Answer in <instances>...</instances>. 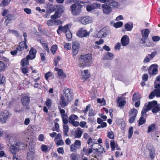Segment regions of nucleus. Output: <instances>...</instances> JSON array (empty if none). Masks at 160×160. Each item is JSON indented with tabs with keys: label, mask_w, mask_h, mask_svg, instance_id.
<instances>
[{
	"label": "nucleus",
	"mask_w": 160,
	"mask_h": 160,
	"mask_svg": "<svg viewBox=\"0 0 160 160\" xmlns=\"http://www.w3.org/2000/svg\"><path fill=\"white\" fill-rule=\"evenodd\" d=\"M92 58V55L89 54L81 55L79 58V66L81 68L86 66Z\"/></svg>",
	"instance_id": "nucleus-1"
},
{
	"label": "nucleus",
	"mask_w": 160,
	"mask_h": 160,
	"mask_svg": "<svg viewBox=\"0 0 160 160\" xmlns=\"http://www.w3.org/2000/svg\"><path fill=\"white\" fill-rule=\"evenodd\" d=\"M63 96L67 99L68 101H71L72 98L73 94L71 89L64 88L63 91Z\"/></svg>",
	"instance_id": "nucleus-2"
},
{
	"label": "nucleus",
	"mask_w": 160,
	"mask_h": 160,
	"mask_svg": "<svg viewBox=\"0 0 160 160\" xmlns=\"http://www.w3.org/2000/svg\"><path fill=\"white\" fill-rule=\"evenodd\" d=\"M9 142L10 144H12L9 147V150L12 154L13 155L16 154V153L19 151L17 146L15 145V143L12 141V138L10 137Z\"/></svg>",
	"instance_id": "nucleus-3"
},
{
	"label": "nucleus",
	"mask_w": 160,
	"mask_h": 160,
	"mask_svg": "<svg viewBox=\"0 0 160 160\" xmlns=\"http://www.w3.org/2000/svg\"><path fill=\"white\" fill-rule=\"evenodd\" d=\"M71 101H68L67 99L64 97V96L61 95L60 97L59 102L58 103V106L61 108H63L67 106L68 104V102Z\"/></svg>",
	"instance_id": "nucleus-4"
},
{
	"label": "nucleus",
	"mask_w": 160,
	"mask_h": 160,
	"mask_svg": "<svg viewBox=\"0 0 160 160\" xmlns=\"http://www.w3.org/2000/svg\"><path fill=\"white\" fill-rule=\"evenodd\" d=\"M27 48L28 46L26 45V39L25 38V41L21 42L17 48V49L19 50L18 55H20L22 54V51L24 48L27 49Z\"/></svg>",
	"instance_id": "nucleus-5"
},
{
	"label": "nucleus",
	"mask_w": 160,
	"mask_h": 160,
	"mask_svg": "<svg viewBox=\"0 0 160 160\" xmlns=\"http://www.w3.org/2000/svg\"><path fill=\"white\" fill-rule=\"evenodd\" d=\"M79 20L82 24H86L92 22V18L89 16H86L80 18Z\"/></svg>",
	"instance_id": "nucleus-6"
},
{
	"label": "nucleus",
	"mask_w": 160,
	"mask_h": 160,
	"mask_svg": "<svg viewBox=\"0 0 160 160\" xmlns=\"http://www.w3.org/2000/svg\"><path fill=\"white\" fill-rule=\"evenodd\" d=\"M76 35L79 38H83L89 36V32H88L86 30L81 29L78 32Z\"/></svg>",
	"instance_id": "nucleus-7"
},
{
	"label": "nucleus",
	"mask_w": 160,
	"mask_h": 160,
	"mask_svg": "<svg viewBox=\"0 0 160 160\" xmlns=\"http://www.w3.org/2000/svg\"><path fill=\"white\" fill-rule=\"evenodd\" d=\"M37 50L33 47L31 48L29 52V55L27 56V58L28 59L32 60L35 58Z\"/></svg>",
	"instance_id": "nucleus-8"
},
{
	"label": "nucleus",
	"mask_w": 160,
	"mask_h": 160,
	"mask_svg": "<svg viewBox=\"0 0 160 160\" xmlns=\"http://www.w3.org/2000/svg\"><path fill=\"white\" fill-rule=\"evenodd\" d=\"M80 44L77 42H74L72 46V54L75 56L78 53L79 49Z\"/></svg>",
	"instance_id": "nucleus-9"
},
{
	"label": "nucleus",
	"mask_w": 160,
	"mask_h": 160,
	"mask_svg": "<svg viewBox=\"0 0 160 160\" xmlns=\"http://www.w3.org/2000/svg\"><path fill=\"white\" fill-rule=\"evenodd\" d=\"M156 64L151 65L148 70V73L150 75H156L158 72V68L155 67Z\"/></svg>",
	"instance_id": "nucleus-10"
},
{
	"label": "nucleus",
	"mask_w": 160,
	"mask_h": 160,
	"mask_svg": "<svg viewBox=\"0 0 160 160\" xmlns=\"http://www.w3.org/2000/svg\"><path fill=\"white\" fill-rule=\"evenodd\" d=\"M107 31L105 29H102L97 34V37L99 38L105 37L107 35Z\"/></svg>",
	"instance_id": "nucleus-11"
},
{
	"label": "nucleus",
	"mask_w": 160,
	"mask_h": 160,
	"mask_svg": "<svg viewBox=\"0 0 160 160\" xmlns=\"http://www.w3.org/2000/svg\"><path fill=\"white\" fill-rule=\"evenodd\" d=\"M121 41L122 46H126L129 43V39L128 37L127 36L124 35L121 38Z\"/></svg>",
	"instance_id": "nucleus-12"
},
{
	"label": "nucleus",
	"mask_w": 160,
	"mask_h": 160,
	"mask_svg": "<svg viewBox=\"0 0 160 160\" xmlns=\"http://www.w3.org/2000/svg\"><path fill=\"white\" fill-rule=\"evenodd\" d=\"M103 12L106 14H109L111 11V7L108 5L104 4L102 6Z\"/></svg>",
	"instance_id": "nucleus-13"
},
{
	"label": "nucleus",
	"mask_w": 160,
	"mask_h": 160,
	"mask_svg": "<svg viewBox=\"0 0 160 160\" xmlns=\"http://www.w3.org/2000/svg\"><path fill=\"white\" fill-rule=\"evenodd\" d=\"M30 99L29 97L27 96H24L22 97L21 99L22 104L23 106H27L29 104Z\"/></svg>",
	"instance_id": "nucleus-14"
},
{
	"label": "nucleus",
	"mask_w": 160,
	"mask_h": 160,
	"mask_svg": "<svg viewBox=\"0 0 160 160\" xmlns=\"http://www.w3.org/2000/svg\"><path fill=\"white\" fill-rule=\"evenodd\" d=\"M83 132L80 128H78L75 131L74 137L76 138H80L82 133Z\"/></svg>",
	"instance_id": "nucleus-15"
},
{
	"label": "nucleus",
	"mask_w": 160,
	"mask_h": 160,
	"mask_svg": "<svg viewBox=\"0 0 160 160\" xmlns=\"http://www.w3.org/2000/svg\"><path fill=\"white\" fill-rule=\"evenodd\" d=\"M114 54L109 52H107L104 56L103 60H107L111 59L114 58Z\"/></svg>",
	"instance_id": "nucleus-16"
},
{
	"label": "nucleus",
	"mask_w": 160,
	"mask_h": 160,
	"mask_svg": "<svg viewBox=\"0 0 160 160\" xmlns=\"http://www.w3.org/2000/svg\"><path fill=\"white\" fill-rule=\"evenodd\" d=\"M150 33V31L148 29H145L141 30V34L142 37L148 38Z\"/></svg>",
	"instance_id": "nucleus-17"
},
{
	"label": "nucleus",
	"mask_w": 160,
	"mask_h": 160,
	"mask_svg": "<svg viewBox=\"0 0 160 160\" xmlns=\"http://www.w3.org/2000/svg\"><path fill=\"white\" fill-rule=\"evenodd\" d=\"M15 145L17 146L19 150L24 149L26 146V144L21 142H16L15 143Z\"/></svg>",
	"instance_id": "nucleus-18"
},
{
	"label": "nucleus",
	"mask_w": 160,
	"mask_h": 160,
	"mask_svg": "<svg viewBox=\"0 0 160 160\" xmlns=\"http://www.w3.org/2000/svg\"><path fill=\"white\" fill-rule=\"evenodd\" d=\"M138 113V111L135 108L132 109L129 112V117L136 118Z\"/></svg>",
	"instance_id": "nucleus-19"
},
{
	"label": "nucleus",
	"mask_w": 160,
	"mask_h": 160,
	"mask_svg": "<svg viewBox=\"0 0 160 160\" xmlns=\"http://www.w3.org/2000/svg\"><path fill=\"white\" fill-rule=\"evenodd\" d=\"M6 18L7 19L4 22L7 25L9 23L8 21H10L15 19V15L14 14H8L7 15Z\"/></svg>",
	"instance_id": "nucleus-20"
},
{
	"label": "nucleus",
	"mask_w": 160,
	"mask_h": 160,
	"mask_svg": "<svg viewBox=\"0 0 160 160\" xmlns=\"http://www.w3.org/2000/svg\"><path fill=\"white\" fill-rule=\"evenodd\" d=\"M39 42L42 45L43 48L48 52H49V48L46 42L43 39H41L39 40Z\"/></svg>",
	"instance_id": "nucleus-21"
},
{
	"label": "nucleus",
	"mask_w": 160,
	"mask_h": 160,
	"mask_svg": "<svg viewBox=\"0 0 160 160\" xmlns=\"http://www.w3.org/2000/svg\"><path fill=\"white\" fill-rule=\"evenodd\" d=\"M55 70L58 72V74L59 76L64 78L66 77V74L64 73L62 69L55 68Z\"/></svg>",
	"instance_id": "nucleus-22"
},
{
	"label": "nucleus",
	"mask_w": 160,
	"mask_h": 160,
	"mask_svg": "<svg viewBox=\"0 0 160 160\" xmlns=\"http://www.w3.org/2000/svg\"><path fill=\"white\" fill-rule=\"evenodd\" d=\"M82 78L84 80H86L89 77V73L88 70H85L83 71V72H82Z\"/></svg>",
	"instance_id": "nucleus-23"
},
{
	"label": "nucleus",
	"mask_w": 160,
	"mask_h": 160,
	"mask_svg": "<svg viewBox=\"0 0 160 160\" xmlns=\"http://www.w3.org/2000/svg\"><path fill=\"white\" fill-rule=\"evenodd\" d=\"M34 152L33 150L31 151H30L28 153L27 156V160H34Z\"/></svg>",
	"instance_id": "nucleus-24"
},
{
	"label": "nucleus",
	"mask_w": 160,
	"mask_h": 160,
	"mask_svg": "<svg viewBox=\"0 0 160 160\" xmlns=\"http://www.w3.org/2000/svg\"><path fill=\"white\" fill-rule=\"evenodd\" d=\"M63 127L64 136H68V133L69 129L68 126L67 124H63Z\"/></svg>",
	"instance_id": "nucleus-25"
},
{
	"label": "nucleus",
	"mask_w": 160,
	"mask_h": 160,
	"mask_svg": "<svg viewBox=\"0 0 160 160\" xmlns=\"http://www.w3.org/2000/svg\"><path fill=\"white\" fill-rule=\"evenodd\" d=\"M150 110V108L147 105L146 106H144L142 111L141 115H144V116L147 117V115L146 113Z\"/></svg>",
	"instance_id": "nucleus-26"
},
{
	"label": "nucleus",
	"mask_w": 160,
	"mask_h": 160,
	"mask_svg": "<svg viewBox=\"0 0 160 160\" xmlns=\"http://www.w3.org/2000/svg\"><path fill=\"white\" fill-rule=\"evenodd\" d=\"M133 24L132 22L127 23L125 24L124 27L127 31H131L133 28Z\"/></svg>",
	"instance_id": "nucleus-27"
},
{
	"label": "nucleus",
	"mask_w": 160,
	"mask_h": 160,
	"mask_svg": "<svg viewBox=\"0 0 160 160\" xmlns=\"http://www.w3.org/2000/svg\"><path fill=\"white\" fill-rule=\"evenodd\" d=\"M141 98L138 92L135 93L133 95L132 98V100L133 101H138Z\"/></svg>",
	"instance_id": "nucleus-28"
},
{
	"label": "nucleus",
	"mask_w": 160,
	"mask_h": 160,
	"mask_svg": "<svg viewBox=\"0 0 160 160\" xmlns=\"http://www.w3.org/2000/svg\"><path fill=\"white\" fill-rule=\"evenodd\" d=\"M78 118V117L74 114H72L68 118V122L70 123L73 121H75Z\"/></svg>",
	"instance_id": "nucleus-29"
},
{
	"label": "nucleus",
	"mask_w": 160,
	"mask_h": 160,
	"mask_svg": "<svg viewBox=\"0 0 160 160\" xmlns=\"http://www.w3.org/2000/svg\"><path fill=\"white\" fill-rule=\"evenodd\" d=\"M59 29H60V31L61 32L66 33L69 30L68 25L67 24L63 27H62L61 26H59Z\"/></svg>",
	"instance_id": "nucleus-30"
},
{
	"label": "nucleus",
	"mask_w": 160,
	"mask_h": 160,
	"mask_svg": "<svg viewBox=\"0 0 160 160\" xmlns=\"http://www.w3.org/2000/svg\"><path fill=\"white\" fill-rule=\"evenodd\" d=\"M82 7V5H78V6L76 8V9L74 11V12L75 13H72L73 15H76L79 14L80 11V9Z\"/></svg>",
	"instance_id": "nucleus-31"
},
{
	"label": "nucleus",
	"mask_w": 160,
	"mask_h": 160,
	"mask_svg": "<svg viewBox=\"0 0 160 160\" xmlns=\"http://www.w3.org/2000/svg\"><path fill=\"white\" fill-rule=\"evenodd\" d=\"M157 104V101H153L152 102H149L147 105L150 108V109H151L152 108H153Z\"/></svg>",
	"instance_id": "nucleus-32"
},
{
	"label": "nucleus",
	"mask_w": 160,
	"mask_h": 160,
	"mask_svg": "<svg viewBox=\"0 0 160 160\" xmlns=\"http://www.w3.org/2000/svg\"><path fill=\"white\" fill-rule=\"evenodd\" d=\"M83 151L85 153V154L87 156H88L92 152V149L89 148L87 149L86 147H84L83 148Z\"/></svg>",
	"instance_id": "nucleus-33"
},
{
	"label": "nucleus",
	"mask_w": 160,
	"mask_h": 160,
	"mask_svg": "<svg viewBox=\"0 0 160 160\" xmlns=\"http://www.w3.org/2000/svg\"><path fill=\"white\" fill-rule=\"evenodd\" d=\"M149 156L150 158L152 159H153L155 157V149L154 148H152L149 149Z\"/></svg>",
	"instance_id": "nucleus-34"
},
{
	"label": "nucleus",
	"mask_w": 160,
	"mask_h": 160,
	"mask_svg": "<svg viewBox=\"0 0 160 160\" xmlns=\"http://www.w3.org/2000/svg\"><path fill=\"white\" fill-rule=\"evenodd\" d=\"M147 116H144V115H141L139 119V126L143 124L146 121V119L144 118Z\"/></svg>",
	"instance_id": "nucleus-35"
},
{
	"label": "nucleus",
	"mask_w": 160,
	"mask_h": 160,
	"mask_svg": "<svg viewBox=\"0 0 160 160\" xmlns=\"http://www.w3.org/2000/svg\"><path fill=\"white\" fill-rule=\"evenodd\" d=\"M11 0H2L0 3L1 7H5L10 2Z\"/></svg>",
	"instance_id": "nucleus-36"
},
{
	"label": "nucleus",
	"mask_w": 160,
	"mask_h": 160,
	"mask_svg": "<svg viewBox=\"0 0 160 160\" xmlns=\"http://www.w3.org/2000/svg\"><path fill=\"white\" fill-rule=\"evenodd\" d=\"M41 149L42 151L44 152H47L49 151L50 148H49L46 145H42L41 146Z\"/></svg>",
	"instance_id": "nucleus-37"
},
{
	"label": "nucleus",
	"mask_w": 160,
	"mask_h": 160,
	"mask_svg": "<svg viewBox=\"0 0 160 160\" xmlns=\"http://www.w3.org/2000/svg\"><path fill=\"white\" fill-rule=\"evenodd\" d=\"M9 112L7 110H5L1 113V115L2 118L7 119L9 117Z\"/></svg>",
	"instance_id": "nucleus-38"
},
{
	"label": "nucleus",
	"mask_w": 160,
	"mask_h": 160,
	"mask_svg": "<svg viewBox=\"0 0 160 160\" xmlns=\"http://www.w3.org/2000/svg\"><path fill=\"white\" fill-rule=\"evenodd\" d=\"M117 101L118 103L119 104V106L120 107L123 106L125 103V101L122 100L121 98H118Z\"/></svg>",
	"instance_id": "nucleus-39"
},
{
	"label": "nucleus",
	"mask_w": 160,
	"mask_h": 160,
	"mask_svg": "<svg viewBox=\"0 0 160 160\" xmlns=\"http://www.w3.org/2000/svg\"><path fill=\"white\" fill-rule=\"evenodd\" d=\"M97 1H98L97 0L95 2L90 3V4L92 5L93 7V8L94 9H95L99 8L100 7V4L98 3L97 2Z\"/></svg>",
	"instance_id": "nucleus-40"
},
{
	"label": "nucleus",
	"mask_w": 160,
	"mask_h": 160,
	"mask_svg": "<svg viewBox=\"0 0 160 160\" xmlns=\"http://www.w3.org/2000/svg\"><path fill=\"white\" fill-rule=\"evenodd\" d=\"M109 4L111 8H116L118 6V2L115 1L110 2Z\"/></svg>",
	"instance_id": "nucleus-41"
},
{
	"label": "nucleus",
	"mask_w": 160,
	"mask_h": 160,
	"mask_svg": "<svg viewBox=\"0 0 160 160\" xmlns=\"http://www.w3.org/2000/svg\"><path fill=\"white\" fill-rule=\"evenodd\" d=\"M29 59L26 58H24L22 59L21 62V65L22 67L24 66L25 65H27L29 64L28 60Z\"/></svg>",
	"instance_id": "nucleus-42"
},
{
	"label": "nucleus",
	"mask_w": 160,
	"mask_h": 160,
	"mask_svg": "<svg viewBox=\"0 0 160 160\" xmlns=\"http://www.w3.org/2000/svg\"><path fill=\"white\" fill-rule=\"evenodd\" d=\"M160 104H158L152 110V111L153 113H156L160 111Z\"/></svg>",
	"instance_id": "nucleus-43"
},
{
	"label": "nucleus",
	"mask_w": 160,
	"mask_h": 160,
	"mask_svg": "<svg viewBox=\"0 0 160 160\" xmlns=\"http://www.w3.org/2000/svg\"><path fill=\"white\" fill-rule=\"evenodd\" d=\"M64 7L61 5H57V11L62 14L63 12Z\"/></svg>",
	"instance_id": "nucleus-44"
},
{
	"label": "nucleus",
	"mask_w": 160,
	"mask_h": 160,
	"mask_svg": "<svg viewBox=\"0 0 160 160\" xmlns=\"http://www.w3.org/2000/svg\"><path fill=\"white\" fill-rule=\"evenodd\" d=\"M156 125L155 124H152L149 126L148 128L147 132L150 133L151 131L154 130L155 128Z\"/></svg>",
	"instance_id": "nucleus-45"
},
{
	"label": "nucleus",
	"mask_w": 160,
	"mask_h": 160,
	"mask_svg": "<svg viewBox=\"0 0 160 160\" xmlns=\"http://www.w3.org/2000/svg\"><path fill=\"white\" fill-rule=\"evenodd\" d=\"M61 14L56 11L53 15L51 16V18L52 19L58 18L61 16Z\"/></svg>",
	"instance_id": "nucleus-46"
},
{
	"label": "nucleus",
	"mask_w": 160,
	"mask_h": 160,
	"mask_svg": "<svg viewBox=\"0 0 160 160\" xmlns=\"http://www.w3.org/2000/svg\"><path fill=\"white\" fill-rule=\"evenodd\" d=\"M62 119L63 124H66L68 123V117L67 115H63L61 116Z\"/></svg>",
	"instance_id": "nucleus-47"
},
{
	"label": "nucleus",
	"mask_w": 160,
	"mask_h": 160,
	"mask_svg": "<svg viewBox=\"0 0 160 160\" xmlns=\"http://www.w3.org/2000/svg\"><path fill=\"white\" fill-rule=\"evenodd\" d=\"M108 137L110 139H113L114 138V135L113 132L110 130L108 132Z\"/></svg>",
	"instance_id": "nucleus-48"
},
{
	"label": "nucleus",
	"mask_w": 160,
	"mask_h": 160,
	"mask_svg": "<svg viewBox=\"0 0 160 160\" xmlns=\"http://www.w3.org/2000/svg\"><path fill=\"white\" fill-rule=\"evenodd\" d=\"M110 145L112 151L114 150L116 146V147L118 146V144L117 143L115 144V142L112 140L110 141Z\"/></svg>",
	"instance_id": "nucleus-49"
},
{
	"label": "nucleus",
	"mask_w": 160,
	"mask_h": 160,
	"mask_svg": "<svg viewBox=\"0 0 160 160\" xmlns=\"http://www.w3.org/2000/svg\"><path fill=\"white\" fill-rule=\"evenodd\" d=\"M47 7L48 8H51L50 9V11H54L57 9V5L53 6L52 4H49L48 5Z\"/></svg>",
	"instance_id": "nucleus-50"
},
{
	"label": "nucleus",
	"mask_w": 160,
	"mask_h": 160,
	"mask_svg": "<svg viewBox=\"0 0 160 160\" xmlns=\"http://www.w3.org/2000/svg\"><path fill=\"white\" fill-rule=\"evenodd\" d=\"M5 68V64L0 61V71H4Z\"/></svg>",
	"instance_id": "nucleus-51"
},
{
	"label": "nucleus",
	"mask_w": 160,
	"mask_h": 160,
	"mask_svg": "<svg viewBox=\"0 0 160 160\" xmlns=\"http://www.w3.org/2000/svg\"><path fill=\"white\" fill-rule=\"evenodd\" d=\"M133 132V128L131 127L129 128L128 130V138L129 139H130L132 138Z\"/></svg>",
	"instance_id": "nucleus-52"
},
{
	"label": "nucleus",
	"mask_w": 160,
	"mask_h": 160,
	"mask_svg": "<svg viewBox=\"0 0 160 160\" xmlns=\"http://www.w3.org/2000/svg\"><path fill=\"white\" fill-rule=\"evenodd\" d=\"M78 148L77 147L74 143L72 144L70 147V151L75 152L77 149Z\"/></svg>",
	"instance_id": "nucleus-53"
},
{
	"label": "nucleus",
	"mask_w": 160,
	"mask_h": 160,
	"mask_svg": "<svg viewBox=\"0 0 160 160\" xmlns=\"http://www.w3.org/2000/svg\"><path fill=\"white\" fill-rule=\"evenodd\" d=\"M64 47L67 50H70L71 48V44L70 43H65Z\"/></svg>",
	"instance_id": "nucleus-54"
},
{
	"label": "nucleus",
	"mask_w": 160,
	"mask_h": 160,
	"mask_svg": "<svg viewBox=\"0 0 160 160\" xmlns=\"http://www.w3.org/2000/svg\"><path fill=\"white\" fill-rule=\"evenodd\" d=\"M153 92L157 97H160V90L159 89H155Z\"/></svg>",
	"instance_id": "nucleus-55"
},
{
	"label": "nucleus",
	"mask_w": 160,
	"mask_h": 160,
	"mask_svg": "<svg viewBox=\"0 0 160 160\" xmlns=\"http://www.w3.org/2000/svg\"><path fill=\"white\" fill-rule=\"evenodd\" d=\"M123 25V23L122 22H117L114 24V27L116 28H118L121 27Z\"/></svg>",
	"instance_id": "nucleus-56"
},
{
	"label": "nucleus",
	"mask_w": 160,
	"mask_h": 160,
	"mask_svg": "<svg viewBox=\"0 0 160 160\" xmlns=\"http://www.w3.org/2000/svg\"><path fill=\"white\" fill-rule=\"evenodd\" d=\"M57 47L56 45H53L52 46L51 48V50L53 54H54L57 49Z\"/></svg>",
	"instance_id": "nucleus-57"
},
{
	"label": "nucleus",
	"mask_w": 160,
	"mask_h": 160,
	"mask_svg": "<svg viewBox=\"0 0 160 160\" xmlns=\"http://www.w3.org/2000/svg\"><path fill=\"white\" fill-rule=\"evenodd\" d=\"M24 108H15L14 109V111L16 112L20 113L24 111Z\"/></svg>",
	"instance_id": "nucleus-58"
},
{
	"label": "nucleus",
	"mask_w": 160,
	"mask_h": 160,
	"mask_svg": "<svg viewBox=\"0 0 160 160\" xmlns=\"http://www.w3.org/2000/svg\"><path fill=\"white\" fill-rule=\"evenodd\" d=\"M59 124L55 122V128H52V130L53 131H56L57 132H59L60 131L59 129Z\"/></svg>",
	"instance_id": "nucleus-59"
},
{
	"label": "nucleus",
	"mask_w": 160,
	"mask_h": 160,
	"mask_svg": "<svg viewBox=\"0 0 160 160\" xmlns=\"http://www.w3.org/2000/svg\"><path fill=\"white\" fill-rule=\"evenodd\" d=\"M86 9L87 11L89 12L92 10H94L92 5L89 4L87 6Z\"/></svg>",
	"instance_id": "nucleus-60"
},
{
	"label": "nucleus",
	"mask_w": 160,
	"mask_h": 160,
	"mask_svg": "<svg viewBox=\"0 0 160 160\" xmlns=\"http://www.w3.org/2000/svg\"><path fill=\"white\" fill-rule=\"evenodd\" d=\"M157 51H154L151 54H148L151 60L154 58L156 55L157 54Z\"/></svg>",
	"instance_id": "nucleus-61"
},
{
	"label": "nucleus",
	"mask_w": 160,
	"mask_h": 160,
	"mask_svg": "<svg viewBox=\"0 0 160 160\" xmlns=\"http://www.w3.org/2000/svg\"><path fill=\"white\" fill-rule=\"evenodd\" d=\"M78 4H73L70 6V8L71 9L72 13H75L74 12V11L76 9V8L78 6Z\"/></svg>",
	"instance_id": "nucleus-62"
},
{
	"label": "nucleus",
	"mask_w": 160,
	"mask_h": 160,
	"mask_svg": "<svg viewBox=\"0 0 160 160\" xmlns=\"http://www.w3.org/2000/svg\"><path fill=\"white\" fill-rule=\"evenodd\" d=\"M101 124L99 125L97 127V129L100 128H103L106 127L107 124L105 122H103Z\"/></svg>",
	"instance_id": "nucleus-63"
},
{
	"label": "nucleus",
	"mask_w": 160,
	"mask_h": 160,
	"mask_svg": "<svg viewBox=\"0 0 160 160\" xmlns=\"http://www.w3.org/2000/svg\"><path fill=\"white\" fill-rule=\"evenodd\" d=\"M65 33L66 37L67 38L70 39L72 37V33L69 30Z\"/></svg>",
	"instance_id": "nucleus-64"
}]
</instances>
